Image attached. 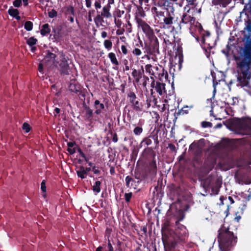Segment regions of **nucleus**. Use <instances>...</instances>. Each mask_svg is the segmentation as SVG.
I'll return each instance as SVG.
<instances>
[{"mask_svg": "<svg viewBox=\"0 0 251 251\" xmlns=\"http://www.w3.org/2000/svg\"><path fill=\"white\" fill-rule=\"evenodd\" d=\"M246 29L248 32H251V21L250 19L247 21V25Z\"/></svg>", "mask_w": 251, "mask_h": 251, "instance_id": "58", "label": "nucleus"}, {"mask_svg": "<svg viewBox=\"0 0 251 251\" xmlns=\"http://www.w3.org/2000/svg\"><path fill=\"white\" fill-rule=\"evenodd\" d=\"M96 251H114V248L110 243L109 240L108 241L107 244H103L102 246H99L97 248Z\"/></svg>", "mask_w": 251, "mask_h": 251, "instance_id": "26", "label": "nucleus"}, {"mask_svg": "<svg viewBox=\"0 0 251 251\" xmlns=\"http://www.w3.org/2000/svg\"><path fill=\"white\" fill-rule=\"evenodd\" d=\"M100 185L101 182L100 181H96L92 187V190L96 194L99 193L100 192Z\"/></svg>", "mask_w": 251, "mask_h": 251, "instance_id": "35", "label": "nucleus"}, {"mask_svg": "<svg viewBox=\"0 0 251 251\" xmlns=\"http://www.w3.org/2000/svg\"><path fill=\"white\" fill-rule=\"evenodd\" d=\"M162 185H160L159 186V181L158 182L157 185L154 188V191L153 193L154 195L156 193V195L159 197V195H162Z\"/></svg>", "mask_w": 251, "mask_h": 251, "instance_id": "38", "label": "nucleus"}, {"mask_svg": "<svg viewBox=\"0 0 251 251\" xmlns=\"http://www.w3.org/2000/svg\"><path fill=\"white\" fill-rule=\"evenodd\" d=\"M76 172L78 177L81 179H84L86 177L87 174L84 171V167L83 166H80L78 170L76 171Z\"/></svg>", "mask_w": 251, "mask_h": 251, "instance_id": "31", "label": "nucleus"}, {"mask_svg": "<svg viewBox=\"0 0 251 251\" xmlns=\"http://www.w3.org/2000/svg\"><path fill=\"white\" fill-rule=\"evenodd\" d=\"M50 32V29L48 24H45L42 25L40 33L43 36H46L48 34H49Z\"/></svg>", "mask_w": 251, "mask_h": 251, "instance_id": "29", "label": "nucleus"}, {"mask_svg": "<svg viewBox=\"0 0 251 251\" xmlns=\"http://www.w3.org/2000/svg\"><path fill=\"white\" fill-rule=\"evenodd\" d=\"M201 127L203 128L212 127L213 126L212 124L209 122L203 121L201 123Z\"/></svg>", "mask_w": 251, "mask_h": 251, "instance_id": "51", "label": "nucleus"}, {"mask_svg": "<svg viewBox=\"0 0 251 251\" xmlns=\"http://www.w3.org/2000/svg\"><path fill=\"white\" fill-rule=\"evenodd\" d=\"M24 27L27 31H31L33 28V23L31 21H26L24 25Z\"/></svg>", "mask_w": 251, "mask_h": 251, "instance_id": "43", "label": "nucleus"}, {"mask_svg": "<svg viewBox=\"0 0 251 251\" xmlns=\"http://www.w3.org/2000/svg\"><path fill=\"white\" fill-rule=\"evenodd\" d=\"M235 127L243 135L251 134V118L237 119L234 122Z\"/></svg>", "mask_w": 251, "mask_h": 251, "instance_id": "5", "label": "nucleus"}, {"mask_svg": "<svg viewBox=\"0 0 251 251\" xmlns=\"http://www.w3.org/2000/svg\"><path fill=\"white\" fill-rule=\"evenodd\" d=\"M149 43H145L144 53H147L144 57L149 58L148 55H155L156 53L159 54V42L156 37L149 39Z\"/></svg>", "mask_w": 251, "mask_h": 251, "instance_id": "7", "label": "nucleus"}, {"mask_svg": "<svg viewBox=\"0 0 251 251\" xmlns=\"http://www.w3.org/2000/svg\"><path fill=\"white\" fill-rule=\"evenodd\" d=\"M246 40L243 50V57L237 63L239 75L242 74L251 66V37L246 36Z\"/></svg>", "mask_w": 251, "mask_h": 251, "instance_id": "3", "label": "nucleus"}, {"mask_svg": "<svg viewBox=\"0 0 251 251\" xmlns=\"http://www.w3.org/2000/svg\"><path fill=\"white\" fill-rule=\"evenodd\" d=\"M110 8L111 5L108 3L102 7L100 14H97L94 19V22L96 25L101 24L104 22L103 18H109L111 17L112 15L110 12Z\"/></svg>", "mask_w": 251, "mask_h": 251, "instance_id": "9", "label": "nucleus"}, {"mask_svg": "<svg viewBox=\"0 0 251 251\" xmlns=\"http://www.w3.org/2000/svg\"><path fill=\"white\" fill-rule=\"evenodd\" d=\"M148 169L150 173L153 176H155L157 173V165L155 159H151L149 163Z\"/></svg>", "mask_w": 251, "mask_h": 251, "instance_id": "23", "label": "nucleus"}, {"mask_svg": "<svg viewBox=\"0 0 251 251\" xmlns=\"http://www.w3.org/2000/svg\"><path fill=\"white\" fill-rule=\"evenodd\" d=\"M26 42L28 45H29L30 47H32L36 44L37 42V40L35 38H34V37H31L28 38L26 40Z\"/></svg>", "mask_w": 251, "mask_h": 251, "instance_id": "42", "label": "nucleus"}, {"mask_svg": "<svg viewBox=\"0 0 251 251\" xmlns=\"http://www.w3.org/2000/svg\"><path fill=\"white\" fill-rule=\"evenodd\" d=\"M201 43L202 45V49L205 52V54L207 57H209L210 55V50L212 49L216 45V43L214 42L212 44L207 43L206 41V39L204 37H202Z\"/></svg>", "mask_w": 251, "mask_h": 251, "instance_id": "17", "label": "nucleus"}, {"mask_svg": "<svg viewBox=\"0 0 251 251\" xmlns=\"http://www.w3.org/2000/svg\"><path fill=\"white\" fill-rule=\"evenodd\" d=\"M251 78V66L247 69L242 74L239 75L237 79L242 87L247 86L249 85V80Z\"/></svg>", "mask_w": 251, "mask_h": 251, "instance_id": "12", "label": "nucleus"}, {"mask_svg": "<svg viewBox=\"0 0 251 251\" xmlns=\"http://www.w3.org/2000/svg\"><path fill=\"white\" fill-rule=\"evenodd\" d=\"M169 226V223L167 222L162 225L161 227L162 240L165 251L175 250L177 244L179 243L172 233V230L168 228Z\"/></svg>", "mask_w": 251, "mask_h": 251, "instance_id": "4", "label": "nucleus"}, {"mask_svg": "<svg viewBox=\"0 0 251 251\" xmlns=\"http://www.w3.org/2000/svg\"><path fill=\"white\" fill-rule=\"evenodd\" d=\"M66 9L65 11V15L66 16H70L73 15V16H75V11L74 7L73 5H69L65 7Z\"/></svg>", "mask_w": 251, "mask_h": 251, "instance_id": "32", "label": "nucleus"}, {"mask_svg": "<svg viewBox=\"0 0 251 251\" xmlns=\"http://www.w3.org/2000/svg\"><path fill=\"white\" fill-rule=\"evenodd\" d=\"M151 12L157 23L161 28L169 29L175 22V9L173 6L167 5L159 10L156 6L151 8Z\"/></svg>", "mask_w": 251, "mask_h": 251, "instance_id": "1", "label": "nucleus"}, {"mask_svg": "<svg viewBox=\"0 0 251 251\" xmlns=\"http://www.w3.org/2000/svg\"><path fill=\"white\" fill-rule=\"evenodd\" d=\"M69 88V90L73 92L77 93L79 92L80 88L76 84L73 83H70Z\"/></svg>", "mask_w": 251, "mask_h": 251, "instance_id": "40", "label": "nucleus"}, {"mask_svg": "<svg viewBox=\"0 0 251 251\" xmlns=\"http://www.w3.org/2000/svg\"><path fill=\"white\" fill-rule=\"evenodd\" d=\"M211 181L208 178H206L203 182V187L205 189L209 188L210 185Z\"/></svg>", "mask_w": 251, "mask_h": 251, "instance_id": "50", "label": "nucleus"}, {"mask_svg": "<svg viewBox=\"0 0 251 251\" xmlns=\"http://www.w3.org/2000/svg\"><path fill=\"white\" fill-rule=\"evenodd\" d=\"M41 189L43 192H46V181L43 180L41 183Z\"/></svg>", "mask_w": 251, "mask_h": 251, "instance_id": "59", "label": "nucleus"}, {"mask_svg": "<svg viewBox=\"0 0 251 251\" xmlns=\"http://www.w3.org/2000/svg\"><path fill=\"white\" fill-rule=\"evenodd\" d=\"M136 22L139 27L142 28L148 39L156 37L154 33L153 29L145 21L142 19L137 18Z\"/></svg>", "mask_w": 251, "mask_h": 251, "instance_id": "8", "label": "nucleus"}, {"mask_svg": "<svg viewBox=\"0 0 251 251\" xmlns=\"http://www.w3.org/2000/svg\"><path fill=\"white\" fill-rule=\"evenodd\" d=\"M22 0H15L13 4L15 7H19L22 5Z\"/></svg>", "mask_w": 251, "mask_h": 251, "instance_id": "57", "label": "nucleus"}, {"mask_svg": "<svg viewBox=\"0 0 251 251\" xmlns=\"http://www.w3.org/2000/svg\"><path fill=\"white\" fill-rule=\"evenodd\" d=\"M188 107L187 106L183 107L181 109L178 110L177 112H176L174 114L175 116V119H176L177 117L180 115H183L184 114H187L188 113V110L185 109V108H187Z\"/></svg>", "mask_w": 251, "mask_h": 251, "instance_id": "33", "label": "nucleus"}, {"mask_svg": "<svg viewBox=\"0 0 251 251\" xmlns=\"http://www.w3.org/2000/svg\"><path fill=\"white\" fill-rule=\"evenodd\" d=\"M94 106L96 110L94 112L97 115H99L104 109L105 106L103 103H100L99 100H96L94 102Z\"/></svg>", "mask_w": 251, "mask_h": 251, "instance_id": "27", "label": "nucleus"}, {"mask_svg": "<svg viewBox=\"0 0 251 251\" xmlns=\"http://www.w3.org/2000/svg\"><path fill=\"white\" fill-rule=\"evenodd\" d=\"M132 196V193L131 192L125 193V201L126 202H129L130 201V200Z\"/></svg>", "mask_w": 251, "mask_h": 251, "instance_id": "56", "label": "nucleus"}, {"mask_svg": "<svg viewBox=\"0 0 251 251\" xmlns=\"http://www.w3.org/2000/svg\"><path fill=\"white\" fill-rule=\"evenodd\" d=\"M58 51V49L51 48V50H49L45 51V54L44 55V60L45 62H49L50 64H54L56 65V58L57 55L55 52Z\"/></svg>", "mask_w": 251, "mask_h": 251, "instance_id": "13", "label": "nucleus"}, {"mask_svg": "<svg viewBox=\"0 0 251 251\" xmlns=\"http://www.w3.org/2000/svg\"><path fill=\"white\" fill-rule=\"evenodd\" d=\"M140 47H141L143 49L144 48L142 41L139 39V44H136L135 48L132 51L134 55L136 56H139L142 54V51L140 49Z\"/></svg>", "mask_w": 251, "mask_h": 251, "instance_id": "24", "label": "nucleus"}, {"mask_svg": "<svg viewBox=\"0 0 251 251\" xmlns=\"http://www.w3.org/2000/svg\"><path fill=\"white\" fill-rule=\"evenodd\" d=\"M82 107L85 111L84 117L88 121H91L93 119V111L89 106L87 105L84 100L82 103Z\"/></svg>", "mask_w": 251, "mask_h": 251, "instance_id": "19", "label": "nucleus"}, {"mask_svg": "<svg viewBox=\"0 0 251 251\" xmlns=\"http://www.w3.org/2000/svg\"><path fill=\"white\" fill-rule=\"evenodd\" d=\"M168 148L170 149V150L172 151H173V152L176 151V148L175 146L172 143H170L168 144Z\"/></svg>", "mask_w": 251, "mask_h": 251, "instance_id": "61", "label": "nucleus"}, {"mask_svg": "<svg viewBox=\"0 0 251 251\" xmlns=\"http://www.w3.org/2000/svg\"><path fill=\"white\" fill-rule=\"evenodd\" d=\"M153 77L154 79H158L160 81H166L168 79V74L164 67L158 65L153 67Z\"/></svg>", "mask_w": 251, "mask_h": 251, "instance_id": "10", "label": "nucleus"}, {"mask_svg": "<svg viewBox=\"0 0 251 251\" xmlns=\"http://www.w3.org/2000/svg\"><path fill=\"white\" fill-rule=\"evenodd\" d=\"M184 216H182L178 220H177L176 222V228L175 230H172V233L174 234L179 243L185 242L189 235L186 227L179 223V221L182 220Z\"/></svg>", "mask_w": 251, "mask_h": 251, "instance_id": "6", "label": "nucleus"}, {"mask_svg": "<svg viewBox=\"0 0 251 251\" xmlns=\"http://www.w3.org/2000/svg\"><path fill=\"white\" fill-rule=\"evenodd\" d=\"M152 140H153L154 143L155 144L154 149H156L159 147V141L158 140V137L157 134H152Z\"/></svg>", "mask_w": 251, "mask_h": 251, "instance_id": "47", "label": "nucleus"}, {"mask_svg": "<svg viewBox=\"0 0 251 251\" xmlns=\"http://www.w3.org/2000/svg\"><path fill=\"white\" fill-rule=\"evenodd\" d=\"M158 103L157 99L154 96H151L147 99L145 101V104L147 105V108H149L151 106L153 107H156Z\"/></svg>", "mask_w": 251, "mask_h": 251, "instance_id": "25", "label": "nucleus"}, {"mask_svg": "<svg viewBox=\"0 0 251 251\" xmlns=\"http://www.w3.org/2000/svg\"><path fill=\"white\" fill-rule=\"evenodd\" d=\"M150 78L152 80L151 87L154 88L156 92L160 96L166 93L165 84L163 81H155L153 76H151Z\"/></svg>", "mask_w": 251, "mask_h": 251, "instance_id": "14", "label": "nucleus"}, {"mask_svg": "<svg viewBox=\"0 0 251 251\" xmlns=\"http://www.w3.org/2000/svg\"><path fill=\"white\" fill-rule=\"evenodd\" d=\"M218 3L220 5H222L223 7H226L231 1V0H217Z\"/></svg>", "mask_w": 251, "mask_h": 251, "instance_id": "49", "label": "nucleus"}, {"mask_svg": "<svg viewBox=\"0 0 251 251\" xmlns=\"http://www.w3.org/2000/svg\"><path fill=\"white\" fill-rule=\"evenodd\" d=\"M102 0H95L94 2V6L97 14H100V12L99 10L101 8Z\"/></svg>", "mask_w": 251, "mask_h": 251, "instance_id": "39", "label": "nucleus"}, {"mask_svg": "<svg viewBox=\"0 0 251 251\" xmlns=\"http://www.w3.org/2000/svg\"><path fill=\"white\" fill-rule=\"evenodd\" d=\"M156 107H157L158 109L161 112H163L164 111H165L166 109L165 104L163 103H161L160 104H158L157 103Z\"/></svg>", "mask_w": 251, "mask_h": 251, "instance_id": "55", "label": "nucleus"}, {"mask_svg": "<svg viewBox=\"0 0 251 251\" xmlns=\"http://www.w3.org/2000/svg\"><path fill=\"white\" fill-rule=\"evenodd\" d=\"M221 182L219 181V179H217L215 182L214 187L212 188V191L213 192L216 191V194H217L218 192L219 191V189L221 187Z\"/></svg>", "mask_w": 251, "mask_h": 251, "instance_id": "44", "label": "nucleus"}, {"mask_svg": "<svg viewBox=\"0 0 251 251\" xmlns=\"http://www.w3.org/2000/svg\"><path fill=\"white\" fill-rule=\"evenodd\" d=\"M202 146H201L198 149L194 151V156H201V153H202Z\"/></svg>", "mask_w": 251, "mask_h": 251, "instance_id": "52", "label": "nucleus"}, {"mask_svg": "<svg viewBox=\"0 0 251 251\" xmlns=\"http://www.w3.org/2000/svg\"><path fill=\"white\" fill-rule=\"evenodd\" d=\"M154 150V149L151 147L145 148L141 153V158L146 160L154 159L156 156V153Z\"/></svg>", "mask_w": 251, "mask_h": 251, "instance_id": "15", "label": "nucleus"}, {"mask_svg": "<svg viewBox=\"0 0 251 251\" xmlns=\"http://www.w3.org/2000/svg\"><path fill=\"white\" fill-rule=\"evenodd\" d=\"M22 128L25 131L26 133H28L31 129L30 125L27 123H24L23 125Z\"/></svg>", "mask_w": 251, "mask_h": 251, "instance_id": "54", "label": "nucleus"}, {"mask_svg": "<svg viewBox=\"0 0 251 251\" xmlns=\"http://www.w3.org/2000/svg\"><path fill=\"white\" fill-rule=\"evenodd\" d=\"M195 21V19L194 17H191L190 15H188L186 13H183L181 17V21L179 22V23H178V27H176L177 28L179 27V29H181L182 26L183 25H186L188 24H192V23H194Z\"/></svg>", "mask_w": 251, "mask_h": 251, "instance_id": "16", "label": "nucleus"}, {"mask_svg": "<svg viewBox=\"0 0 251 251\" xmlns=\"http://www.w3.org/2000/svg\"><path fill=\"white\" fill-rule=\"evenodd\" d=\"M121 50H122L123 53L124 55H126L127 53L128 50L126 48V47L125 45H123L121 46Z\"/></svg>", "mask_w": 251, "mask_h": 251, "instance_id": "62", "label": "nucleus"}, {"mask_svg": "<svg viewBox=\"0 0 251 251\" xmlns=\"http://www.w3.org/2000/svg\"><path fill=\"white\" fill-rule=\"evenodd\" d=\"M103 44H104V47L108 50H110L112 47V43L109 40H105L104 41Z\"/></svg>", "mask_w": 251, "mask_h": 251, "instance_id": "48", "label": "nucleus"}, {"mask_svg": "<svg viewBox=\"0 0 251 251\" xmlns=\"http://www.w3.org/2000/svg\"><path fill=\"white\" fill-rule=\"evenodd\" d=\"M48 16L50 18L56 17L57 16V12L54 9L48 12Z\"/></svg>", "mask_w": 251, "mask_h": 251, "instance_id": "53", "label": "nucleus"}, {"mask_svg": "<svg viewBox=\"0 0 251 251\" xmlns=\"http://www.w3.org/2000/svg\"><path fill=\"white\" fill-rule=\"evenodd\" d=\"M152 144V134H150L149 136L144 137L142 141H141L139 147L140 148H142L144 147L145 148H150V146H151Z\"/></svg>", "mask_w": 251, "mask_h": 251, "instance_id": "21", "label": "nucleus"}, {"mask_svg": "<svg viewBox=\"0 0 251 251\" xmlns=\"http://www.w3.org/2000/svg\"><path fill=\"white\" fill-rule=\"evenodd\" d=\"M61 29L59 27H53L51 33L50 35V39L53 42H59L61 39Z\"/></svg>", "mask_w": 251, "mask_h": 251, "instance_id": "18", "label": "nucleus"}, {"mask_svg": "<svg viewBox=\"0 0 251 251\" xmlns=\"http://www.w3.org/2000/svg\"><path fill=\"white\" fill-rule=\"evenodd\" d=\"M92 171L95 174H99L100 173V170L98 169H97V167L95 165H94L92 168Z\"/></svg>", "mask_w": 251, "mask_h": 251, "instance_id": "63", "label": "nucleus"}, {"mask_svg": "<svg viewBox=\"0 0 251 251\" xmlns=\"http://www.w3.org/2000/svg\"><path fill=\"white\" fill-rule=\"evenodd\" d=\"M133 133L136 136H140L143 132V128L141 124H138V126H136L133 130Z\"/></svg>", "mask_w": 251, "mask_h": 251, "instance_id": "34", "label": "nucleus"}, {"mask_svg": "<svg viewBox=\"0 0 251 251\" xmlns=\"http://www.w3.org/2000/svg\"><path fill=\"white\" fill-rule=\"evenodd\" d=\"M127 98L130 104L134 103L138 99L135 93L131 90H129L127 93Z\"/></svg>", "mask_w": 251, "mask_h": 251, "instance_id": "28", "label": "nucleus"}, {"mask_svg": "<svg viewBox=\"0 0 251 251\" xmlns=\"http://www.w3.org/2000/svg\"><path fill=\"white\" fill-rule=\"evenodd\" d=\"M138 14L141 17H144L145 16V12L143 11L142 7L138 8Z\"/></svg>", "mask_w": 251, "mask_h": 251, "instance_id": "60", "label": "nucleus"}, {"mask_svg": "<svg viewBox=\"0 0 251 251\" xmlns=\"http://www.w3.org/2000/svg\"><path fill=\"white\" fill-rule=\"evenodd\" d=\"M125 180L126 186L127 188L131 187V186L132 185V184L130 185V182L134 181V179L129 176H126Z\"/></svg>", "mask_w": 251, "mask_h": 251, "instance_id": "46", "label": "nucleus"}, {"mask_svg": "<svg viewBox=\"0 0 251 251\" xmlns=\"http://www.w3.org/2000/svg\"><path fill=\"white\" fill-rule=\"evenodd\" d=\"M218 241L219 247L222 251H229L237 243V237L233 232L230 231V227L223 226L219 230Z\"/></svg>", "mask_w": 251, "mask_h": 251, "instance_id": "2", "label": "nucleus"}, {"mask_svg": "<svg viewBox=\"0 0 251 251\" xmlns=\"http://www.w3.org/2000/svg\"><path fill=\"white\" fill-rule=\"evenodd\" d=\"M204 143V139H201L197 141H194L192 143L189 148V151H194L198 149L201 146H203Z\"/></svg>", "mask_w": 251, "mask_h": 251, "instance_id": "22", "label": "nucleus"}, {"mask_svg": "<svg viewBox=\"0 0 251 251\" xmlns=\"http://www.w3.org/2000/svg\"><path fill=\"white\" fill-rule=\"evenodd\" d=\"M193 162L195 165H201L202 163L201 156H194L193 158Z\"/></svg>", "mask_w": 251, "mask_h": 251, "instance_id": "45", "label": "nucleus"}, {"mask_svg": "<svg viewBox=\"0 0 251 251\" xmlns=\"http://www.w3.org/2000/svg\"><path fill=\"white\" fill-rule=\"evenodd\" d=\"M67 151L70 153V154H73L76 152V148H68Z\"/></svg>", "mask_w": 251, "mask_h": 251, "instance_id": "64", "label": "nucleus"}, {"mask_svg": "<svg viewBox=\"0 0 251 251\" xmlns=\"http://www.w3.org/2000/svg\"><path fill=\"white\" fill-rule=\"evenodd\" d=\"M58 69L61 75H69L70 67L67 59L64 55H62L60 62L58 63Z\"/></svg>", "mask_w": 251, "mask_h": 251, "instance_id": "11", "label": "nucleus"}, {"mask_svg": "<svg viewBox=\"0 0 251 251\" xmlns=\"http://www.w3.org/2000/svg\"><path fill=\"white\" fill-rule=\"evenodd\" d=\"M144 74V69L143 66L140 70L133 69L132 72V75L134 78L136 82L138 83Z\"/></svg>", "mask_w": 251, "mask_h": 251, "instance_id": "20", "label": "nucleus"}, {"mask_svg": "<svg viewBox=\"0 0 251 251\" xmlns=\"http://www.w3.org/2000/svg\"><path fill=\"white\" fill-rule=\"evenodd\" d=\"M108 57L109 58L111 63L115 65H119V62L116 57V55L113 52H110L109 53Z\"/></svg>", "mask_w": 251, "mask_h": 251, "instance_id": "36", "label": "nucleus"}, {"mask_svg": "<svg viewBox=\"0 0 251 251\" xmlns=\"http://www.w3.org/2000/svg\"><path fill=\"white\" fill-rule=\"evenodd\" d=\"M8 13L11 16L14 17L17 15H19V11L17 9L13 8L12 6L8 10Z\"/></svg>", "mask_w": 251, "mask_h": 251, "instance_id": "41", "label": "nucleus"}, {"mask_svg": "<svg viewBox=\"0 0 251 251\" xmlns=\"http://www.w3.org/2000/svg\"><path fill=\"white\" fill-rule=\"evenodd\" d=\"M133 109L137 112H140L142 111V103L139 101L138 99L136 100L134 103L131 104Z\"/></svg>", "mask_w": 251, "mask_h": 251, "instance_id": "30", "label": "nucleus"}, {"mask_svg": "<svg viewBox=\"0 0 251 251\" xmlns=\"http://www.w3.org/2000/svg\"><path fill=\"white\" fill-rule=\"evenodd\" d=\"M153 67L151 64H147L145 66V71L151 76H153Z\"/></svg>", "mask_w": 251, "mask_h": 251, "instance_id": "37", "label": "nucleus"}]
</instances>
